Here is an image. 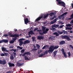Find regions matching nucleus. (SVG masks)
<instances>
[{"mask_svg": "<svg viewBox=\"0 0 73 73\" xmlns=\"http://www.w3.org/2000/svg\"><path fill=\"white\" fill-rule=\"evenodd\" d=\"M57 3H58V5H60L61 6H62L64 7H65V3L64 2L61 1V0H56ZM57 5L58 4H57Z\"/></svg>", "mask_w": 73, "mask_h": 73, "instance_id": "1", "label": "nucleus"}, {"mask_svg": "<svg viewBox=\"0 0 73 73\" xmlns=\"http://www.w3.org/2000/svg\"><path fill=\"white\" fill-rule=\"evenodd\" d=\"M10 36V37H19V35L18 34H15L14 35L12 34L11 33H9V35Z\"/></svg>", "mask_w": 73, "mask_h": 73, "instance_id": "2", "label": "nucleus"}, {"mask_svg": "<svg viewBox=\"0 0 73 73\" xmlns=\"http://www.w3.org/2000/svg\"><path fill=\"white\" fill-rule=\"evenodd\" d=\"M61 38L63 39L64 38V39H66V40H67L68 41H70V37L66 35H64L62 36L61 37Z\"/></svg>", "mask_w": 73, "mask_h": 73, "instance_id": "3", "label": "nucleus"}, {"mask_svg": "<svg viewBox=\"0 0 73 73\" xmlns=\"http://www.w3.org/2000/svg\"><path fill=\"white\" fill-rule=\"evenodd\" d=\"M53 48V46H50L49 48V50H48V53H52V52H53L54 50Z\"/></svg>", "mask_w": 73, "mask_h": 73, "instance_id": "4", "label": "nucleus"}, {"mask_svg": "<svg viewBox=\"0 0 73 73\" xmlns=\"http://www.w3.org/2000/svg\"><path fill=\"white\" fill-rule=\"evenodd\" d=\"M61 51L62 52V53L64 55V57L65 58H66V57H67V56L66 55V52H65V50L63 48H62L61 49Z\"/></svg>", "mask_w": 73, "mask_h": 73, "instance_id": "5", "label": "nucleus"}, {"mask_svg": "<svg viewBox=\"0 0 73 73\" xmlns=\"http://www.w3.org/2000/svg\"><path fill=\"white\" fill-rule=\"evenodd\" d=\"M59 27V25H56V24H54V25H53L52 26V29H55V28H57V27L58 28V27Z\"/></svg>", "mask_w": 73, "mask_h": 73, "instance_id": "6", "label": "nucleus"}, {"mask_svg": "<svg viewBox=\"0 0 73 73\" xmlns=\"http://www.w3.org/2000/svg\"><path fill=\"white\" fill-rule=\"evenodd\" d=\"M24 38H21L19 39V45L20 46H21L23 44V43H24V42H23V40H24Z\"/></svg>", "mask_w": 73, "mask_h": 73, "instance_id": "7", "label": "nucleus"}, {"mask_svg": "<svg viewBox=\"0 0 73 73\" xmlns=\"http://www.w3.org/2000/svg\"><path fill=\"white\" fill-rule=\"evenodd\" d=\"M6 61L5 60H0V64H2V65H5L6 64Z\"/></svg>", "mask_w": 73, "mask_h": 73, "instance_id": "8", "label": "nucleus"}, {"mask_svg": "<svg viewBox=\"0 0 73 73\" xmlns=\"http://www.w3.org/2000/svg\"><path fill=\"white\" fill-rule=\"evenodd\" d=\"M50 37H49L48 39L49 40H55V38L56 37V36H50Z\"/></svg>", "mask_w": 73, "mask_h": 73, "instance_id": "9", "label": "nucleus"}, {"mask_svg": "<svg viewBox=\"0 0 73 73\" xmlns=\"http://www.w3.org/2000/svg\"><path fill=\"white\" fill-rule=\"evenodd\" d=\"M60 45H64L65 44V41L64 40H62L59 42V43Z\"/></svg>", "mask_w": 73, "mask_h": 73, "instance_id": "10", "label": "nucleus"}, {"mask_svg": "<svg viewBox=\"0 0 73 73\" xmlns=\"http://www.w3.org/2000/svg\"><path fill=\"white\" fill-rule=\"evenodd\" d=\"M44 36H38V39L39 40H44Z\"/></svg>", "mask_w": 73, "mask_h": 73, "instance_id": "11", "label": "nucleus"}, {"mask_svg": "<svg viewBox=\"0 0 73 73\" xmlns=\"http://www.w3.org/2000/svg\"><path fill=\"white\" fill-rule=\"evenodd\" d=\"M25 21V24H27L28 23V22H29V20H28V18H27L24 20Z\"/></svg>", "mask_w": 73, "mask_h": 73, "instance_id": "12", "label": "nucleus"}, {"mask_svg": "<svg viewBox=\"0 0 73 73\" xmlns=\"http://www.w3.org/2000/svg\"><path fill=\"white\" fill-rule=\"evenodd\" d=\"M9 67H12V66H15V64L13 63L9 62L8 63Z\"/></svg>", "mask_w": 73, "mask_h": 73, "instance_id": "13", "label": "nucleus"}, {"mask_svg": "<svg viewBox=\"0 0 73 73\" xmlns=\"http://www.w3.org/2000/svg\"><path fill=\"white\" fill-rule=\"evenodd\" d=\"M30 42H31L30 41L28 40H27L24 42V43L23 44H28Z\"/></svg>", "mask_w": 73, "mask_h": 73, "instance_id": "14", "label": "nucleus"}, {"mask_svg": "<svg viewBox=\"0 0 73 73\" xmlns=\"http://www.w3.org/2000/svg\"><path fill=\"white\" fill-rule=\"evenodd\" d=\"M42 18V16L41 17H39L36 20V21H40V19H41Z\"/></svg>", "mask_w": 73, "mask_h": 73, "instance_id": "15", "label": "nucleus"}, {"mask_svg": "<svg viewBox=\"0 0 73 73\" xmlns=\"http://www.w3.org/2000/svg\"><path fill=\"white\" fill-rule=\"evenodd\" d=\"M23 65V64H21L19 62H17V66L18 67H20L21 65Z\"/></svg>", "mask_w": 73, "mask_h": 73, "instance_id": "16", "label": "nucleus"}, {"mask_svg": "<svg viewBox=\"0 0 73 73\" xmlns=\"http://www.w3.org/2000/svg\"><path fill=\"white\" fill-rule=\"evenodd\" d=\"M70 18L68 19V20H72L73 19V13H72V15H71L70 16Z\"/></svg>", "mask_w": 73, "mask_h": 73, "instance_id": "17", "label": "nucleus"}, {"mask_svg": "<svg viewBox=\"0 0 73 73\" xmlns=\"http://www.w3.org/2000/svg\"><path fill=\"white\" fill-rule=\"evenodd\" d=\"M53 35H55L56 36H59V34L57 32H55L53 33Z\"/></svg>", "mask_w": 73, "mask_h": 73, "instance_id": "18", "label": "nucleus"}, {"mask_svg": "<svg viewBox=\"0 0 73 73\" xmlns=\"http://www.w3.org/2000/svg\"><path fill=\"white\" fill-rule=\"evenodd\" d=\"M10 58L11 60H14V57H13V55H11L10 57Z\"/></svg>", "mask_w": 73, "mask_h": 73, "instance_id": "19", "label": "nucleus"}, {"mask_svg": "<svg viewBox=\"0 0 73 73\" xmlns=\"http://www.w3.org/2000/svg\"><path fill=\"white\" fill-rule=\"evenodd\" d=\"M49 46L48 45H46L44 46L42 48V49H45L46 48H49Z\"/></svg>", "mask_w": 73, "mask_h": 73, "instance_id": "20", "label": "nucleus"}, {"mask_svg": "<svg viewBox=\"0 0 73 73\" xmlns=\"http://www.w3.org/2000/svg\"><path fill=\"white\" fill-rule=\"evenodd\" d=\"M48 16H49V14H47L44 15V19H46V17H48Z\"/></svg>", "mask_w": 73, "mask_h": 73, "instance_id": "21", "label": "nucleus"}, {"mask_svg": "<svg viewBox=\"0 0 73 73\" xmlns=\"http://www.w3.org/2000/svg\"><path fill=\"white\" fill-rule=\"evenodd\" d=\"M7 48H4V47H2L1 49H2V51L3 52H4L6 50V49Z\"/></svg>", "mask_w": 73, "mask_h": 73, "instance_id": "22", "label": "nucleus"}, {"mask_svg": "<svg viewBox=\"0 0 73 73\" xmlns=\"http://www.w3.org/2000/svg\"><path fill=\"white\" fill-rule=\"evenodd\" d=\"M58 52V51H54L53 52V54L54 56H56V54H57V53Z\"/></svg>", "mask_w": 73, "mask_h": 73, "instance_id": "23", "label": "nucleus"}, {"mask_svg": "<svg viewBox=\"0 0 73 73\" xmlns=\"http://www.w3.org/2000/svg\"><path fill=\"white\" fill-rule=\"evenodd\" d=\"M58 47H59V46H55L54 47H53V50H54L55 49H58Z\"/></svg>", "mask_w": 73, "mask_h": 73, "instance_id": "24", "label": "nucleus"}, {"mask_svg": "<svg viewBox=\"0 0 73 73\" xmlns=\"http://www.w3.org/2000/svg\"><path fill=\"white\" fill-rule=\"evenodd\" d=\"M25 54H27V55H30L31 54V53L29 52H25Z\"/></svg>", "mask_w": 73, "mask_h": 73, "instance_id": "25", "label": "nucleus"}, {"mask_svg": "<svg viewBox=\"0 0 73 73\" xmlns=\"http://www.w3.org/2000/svg\"><path fill=\"white\" fill-rule=\"evenodd\" d=\"M24 58L26 60H29L30 59L28 58L27 56H25Z\"/></svg>", "mask_w": 73, "mask_h": 73, "instance_id": "26", "label": "nucleus"}, {"mask_svg": "<svg viewBox=\"0 0 73 73\" xmlns=\"http://www.w3.org/2000/svg\"><path fill=\"white\" fill-rule=\"evenodd\" d=\"M2 40L3 41V42H5V43H7V42H8V40Z\"/></svg>", "mask_w": 73, "mask_h": 73, "instance_id": "27", "label": "nucleus"}, {"mask_svg": "<svg viewBox=\"0 0 73 73\" xmlns=\"http://www.w3.org/2000/svg\"><path fill=\"white\" fill-rule=\"evenodd\" d=\"M15 37V38H13V41H14V42L15 41H16V40H17V37Z\"/></svg>", "mask_w": 73, "mask_h": 73, "instance_id": "28", "label": "nucleus"}, {"mask_svg": "<svg viewBox=\"0 0 73 73\" xmlns=\"http://www.w3.org/2000/svg\"><path fill=\"white\" fill-rule=\"evenodd\" d=\"M63 32L64 33L63 35L65 34V33H66V34H67V33H68V32H67V31H65V30H63Z\"/></svg>", "mask_w": 73, "mask_h": 73, "instance_id": "29", "label": "nucleus"}, {"mask_svg": "<svg viewBox=\"0 0 73 73\" xmlns=\"http://www.w3.org/2000/svg\"><path fill=\"white\" fill-rule=\"evenodd\" d=\"M33 31H30L28 33L29 34H32V35L33 34Z\"/></svg>", "mask_w": 73, "mask_h": 73, "instance_id": "30", "label": "nucleus"}, {"mask_svg": "<svg viewBox=\"0 0 73 73\" xmlns=\"http://www.w3.org/2000/svg\"><path fill=\"white\" fill-rule=\"evenodd\" d=\"M58 33L59 35H62V34H63V32L62 31H58Z\"/></svg>", "mask_w": 73, "mask_h": 73, "instance_id": "31", "label": "nucleus"}, {"mask_svg": "<svg viewBox=\"0 0 73 73\" xmlns=\"http://www.w3.org/2000/svg\"><path fill=\"white\" fill-rule=\"evenodd\" d=\"M49 15H50V16L52 17V16L54 15V14L53 13H50V14H49Z\"/></svg>", "mask_w": 73, "mask_h": 73, "instance_id": "32", "label": "nucleus"}, {"mask_svg": "<svg viewBox=\"0 0 73 73\" xmlns=\"http://www.w3.org/2000/svg\"><path fill=\"white\" fill-rule=\"evenodd\" d=\"M17 48H19V50L20 49L21 50V49H23V47H20V46H17Z\"/></svg>", "mask_w": 73, "mask_h": 73, "instance_id": "33", "label": "nucleus"}, {"mask_svg": "<svg viewBox=\"0 0 73 73\" xmlns=\"http://www.w3.org/2000/svg\"><path fill=\"white\" fill-rule=\"evenodd\" d=\"M36 47H37L38 49H40V46L37 44H36Z\"/></svg>", "mask_w": 73, "mask_h": 73, "instance_id": "34", "label": "nucleus"}, {"mask_svg": "<svg viewBox=\"0 0 73 73\" xmlns=\"http://www.w3.org/2000/svg\"><path fill=\"white\" fill-rule=\"evenodd\" d=\"M37 50V48H33V49H32V50H33V51H34L35 52H36Z\"/></svg>", "mask_w": 73, "mask_h": 73, "instance_id": "35", "label": "nucleus"}, {"mask_svg": "<svg viewBox=\"0 0 73 73\" xmlns=\"http://www.w3.org/2000/svg\"><path fill=\"white\" fill-rule=\"evenodd\" d=\"M39 35H43L44 34L43 32H42V30H41V31H40L39 33Z\"/></svg>", "mask_w": 73, "mask_h": 73, "instance_id": "36", "label": "nucleus"}, {"mask_svg": "<svg viewBox=\"0 0 73 73\" xmlns=\"http://www.w3.org/2000/svg\"><path fill=\"white\" fill-rule=\"evenodd\" d=\"M24 52H25V49H23L22 50H21V53H24Z\"/></svg>", "mask_w": 73, "mask_h": 73, "instance_id": "37", "label": "nucleus"}, {"mask_svg": "<svg viewBox=\"0 0 73 73\" xmlns=\"http://www.w3.org/2000/svg\"><path fill=\"white\" fill-rule=\"evenodd\" d=\"M43 34H46V33H47V32L46 30H43Z\"/></svg>", "mask_w": 73, "mask_h": 73, "instance_id": "38", "label": "nucleus"}, {"mask_svg": "<svg viewBox=\"0 0 73 73\" xmlns=\"http://www.w3.org/2000/svg\"><path fill=\"white\" fill-rule=\"evenodd\" d=\"M13 56L14 57L16 58V52H13Z\"/></svg>", "mask_w": 73, "mask_h": 73, "instance_id": "39", "label": "nucleus"}, {"mask_svg": "<svg viewBox=\"0 0 73 73\" xmlns=\"http://www.w3.org/2000/svg\"><path fill=\"white\" fill-rule=\"evenodd\" d=\"M44 56V54H43V53H42L41 54H40L39 56L40 57H42V56Z\"/></svg>", "mask_w": 73, "mask_h": 73, "instance_id": "40", "label": "nucleus"}, {"mask_svg": "<svg viewBox=\"0 0 73 73\" xmlns=\"http://www.w3.org/2000/svg\"><path fill=\"white\" fill-rule=\"evenodd\" d=\"M46 28V27H42V31H44L45 30V29Z\"/></svg>", "mask_w": 73, "mask_h": 73, "instance_id": "41", "label": "nucleus"}, {"mask_svg": "<svg viewBox=\"0 0 73 73\" xmlns=\"http://www.w3.org/2000/svg\"><path fill=\"white\" fill-rule=\"evenodd\" d=\"M0 55H1V56H5V54L2 53Z\"/></svg>", "mask_w": 73, "mask_h": 73, "instance_id": "42", "label": "nucleus"}, {"mask_svg": "<svg viewBox=\"0 0 73 73\" xmlns=\"http://www.w3.org/2000/svg\"><path fill=\"white\" fill-rule=\"evenodd\" d=\"M14 42H15L13 40L10 42V44H13V43H14Z\"/></svg>", "mask_w": 73, "mask_h": 73, "instance_id": "43", "label": "nucleus"}, {"mask_svg": "<svg viewBox=\"0 0 73 73\" xmlns=\"http://www.w3.org/2000/svg\"><path fill=\"white\" fill-rule=\"evenodd\" d=\"M68 55L69 57H70V55H71V54H70V52H68Z\"/></svg>", "mask_w": 73, "mask_h": 73, "instance_id": "44", "label": "nucleus"}, {"mask_svg": "<svg viewBox=\"0 0 73 73\" xmlns=\"http://www.w3.org/2000/svg\"><path fill=\"white\" fill-rule=\"evenodd\" d=\"M38 29V28H35V29L34 30V31H35V32H36V31H37Z\"/></svg>", "mask_w": 73, "mask_h": 73, "instance_id": "45", "label": "nucleus"}, {"mask_svg": "<svg viewBox=\"0 0 73 73\" xmlns=\"http://www.w3.org/2000/svg\"><path fill=\"white\" fill-rule=\"evenodd\" d=\"M56 16H54L52 18H50V19L51 20H53V19H54V18H56Z\"/></svg>", "mask_w": 73, "mask_h": 73, "instance_id": "46", "label": "nucleus"}, {"mask_svg": "<svg viewBox=\"0 0 73 73\" xmlns=\"http://www.w3.org/2000/svg\"><path fill=\"white\" fill-rule=\"evenodd\" d=\"M55 23V21H52L51 22V24H54V23Z\"/></svg>", "mask_w": 73, "mask_h": 73, "instance_id": "47", "label": "nucleus"}, {"mask_svg": "<svg viewBox=\"0 0 73 73\" xmlns=\"http://www.w3.org/2000/svg\"><path fill=\"white\" fill-rule=\"evenodd\" d=\"M48 50H46L45 51V52L46 53V54H48Z\"/></svg>", "mask_w": 73, "mask_h": 73, "instance_id": "48", "label": "nucleus"}, {"mask_svg": "<svg viewBox=\"0 0 73 73\" xmlns=\"http://www.w3.org/2000/svg\"><path fill=\"white\" fill-rule=\"evenodd\" d=\"M69 46L70 47V48H71L72 49H73V46H72L71 45H69Z\"/></svg>", "mask_w": 73, "mask_h": 73, "instance_id": "49", "label": "nucleus"}, {"mask_svg": "<svg viewBox=\"0 0 73 73\" xmlns=\"http://www.w3.org/2000/svg\"><path fill=\"white\" fill-rule=\"evenodd\" d=\"M71 25H72L70 24L66 25L67 27H71Z\"/></svg>", "mask_w": 73, "mask_h": 73, "instance_id": "50", "label": "nucleus"}, {"mask_svg": "<svg viewBox=\"0 0 73 73\" xmlns=\"http://www.w3.org/2000/svg\"><path fill=\"white\" fill-rule=\"evenodd\" d=\"M5 55V56H7L8 55V53H7L6 52H4Z\"/></svg>", "mask_w": 73, "mask_h": 73, "instance_id": "51", "label": "nucleus"}, {"mask_svg": "<svg viewBox=\"0 0 73 73\" xmlns=\"http://www.w3.org/2000/svg\"><path fill=\"white\" fill-rule=\"evenodd\" d=\"M64 25L60 26L59 27V28H62L63 27H64Z\"/></svg>", "mask_w": 73, "mask_h": 73, "instance_id": "52", "label": "nucleus"}, {"mask_svg": "<svg viewBox=\"0 0 73 73\" xmlns=\"http://www.w3.org/2000/svg\"><path fill=\"white\" fill-rule=\"evenodd\" d=\"M22 54V56L24 57V56H25V55L26 54L25 52L23 54Z\"/></svg>", "mask_w": 73, "mask_h": 73, "instance_id": "53", "label": "nucleus"}, {"mask_svg": "<svg viewBox=\"0 0 73 73\" xmlns=\"http://www.w3.org/2000/svg\"><path fill=\"white\" fill-rule=\"evenodd\" d=\"M32 38L33 41H35V37H33Z\"/></svg>", "mask_w": 73, "mask_h": 73, "instance_id": "54", "label": "nucleus"}, {"mask_svg": "<svg viewBox=\"0 0 73 73\" xmlns=\"http://www.w3.org/2000/svg\"><path fill=\"white\" fill-rule=\"evenodd\" d=\"M13 51H14V52H16V49H12Z\"/></svg>", "mask_w": 73, "mask_h": 73, "instance_id": "55", "label": "nucleus"}, {"mask_svg": "<svg viewBox=\"0 0 73 73\" xmlns=\"http://www.w3.org/2000/svg\"><path fill=\"white\" fill-rule=\"evenodd\" d=\"M72 29V27H69L68 30H70V31H71Z\"/></svg>", "mask_w": 73, "mask_h": 73, "instance_id": "56", "label": "nucleus"}, {"mask_svg": "<svg viewBox=\"0 0 73 73\" xmlns=\"http://www.w3.org/2000/svg\"><path fill=\"white\" fill-rule=\"evenodd\" d=\"M70 24H73V19L70 22Z\"/></svg>", "mask_w": 73, "mask_h": 73, "instance_id": "57", "label": "nucleus"}, {"mask_svg": "<svg viewBox=\"0 0 73 73\" xmlns=\"http://www.w3.org/2000/svg\"><path fill=\"white\" fill-rule=\"evenodd\" d=\"M12 71H9L6 72V73H11Z\"/></svg>", "mask_w": 73, "mask_h": 73, "instance_id": "58", "label": "nucleus"}, {"mask_svg": "<svg viewBox=\"0 0 73 73\" xmlns=\"http://www.w3.org/2000/svg\"><path fill=\"white\" fill-rule=\"evenodd\" d=\"M3 36H5V37H7V36H8V35L7 34H5L3 35Z\"/></svg>", "mask_w": 73, "mask_h": 73, "instance_id": "59", "label": "nucleus"}, {"mask_svg": "<svg viewBox=\"0 0 73 73\" xmlns=\"http://www.w3.org/2000/svg\"><path fill=\"white\" fill-rule=\"evenodd\" d=\"M41 30H37V32H38L39 33V32H41Z\"/></svg>", "mask_w": 73, "mask_h": 73, "instance_id": "60", "label": "nucleus"}, {"mask_svg": "<svg viewBox=\"0 0 73 73\" xmlns=\"http://www.w3.org/2000/svg\"><path fill=\"white\" fill-rule=\"evenodd\" d=\"M56 13H57V12H56V11L54 12L53 13L54 15H56Z\"/></svg>", "mask_w": 73, "mask_h": 73, "instance_id": "61", "label": "nucleus"}, {"mask_svg": "<svg viewBox=\"0 0 73 73\" xmlns=\"http://www.w3.org/2000/svg\"><path fill=\"white\" fill-rule=\"evenodd\" d=\"M46 31L47 32H48V31H49V29L48 28H46Z\"/></svg>", "mask_w": 73, "mask_h": 73, "instance_id": "62", "label": "nucleus"}, {"mask_svg": "<svg viewBox=\"0 0 73 73\" xmlns=\"http://www.w3.org/2000/svg\"><path fill=\"white\" fill-rule=\"evenodd\" d=\"M66 30H69V27H66Z\"/></svg>", "mask_w": 73, "mask_h": 73, "instance_id": "63", "label": "nucleus"}, {"mask_svg": "<svg viewBox=\"0 0 73 73\" xmlns=\"http://www.w3.org/2000/svg\"><path fill=\"white\" fill-rule=\"evenodd\" d=\"M23 16V17H24V18H25V17H26V16L24 14V15Z\"/></svg>", "mask_w": 73, "mask_h": 73, "instance_id": "64", "label": "nucleus"}]
</instances>
